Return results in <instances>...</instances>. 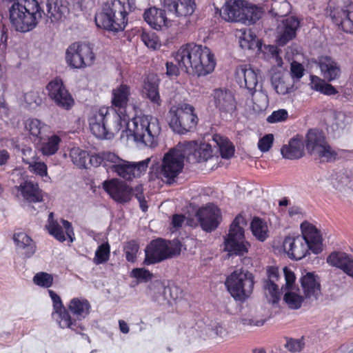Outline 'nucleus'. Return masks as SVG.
Returning a JSON list of instances; mask_svg holds the SVG:
<instances>
[{
  "instance_id": "nucleus-12",
  "label": "nucleus",
  "mask_w": 353,
  "mask_h": 353,
  "mask_svg": "<svg viewBox=\"0 0 353 353\" xmlns=\"http://www.w3.org/2000/svg\"><path fill=\"white\" fill-rule=\"evenodd\" d=\"M308 152L322 162H329L336 159V152L326 142L324 135L316 130L308 131L305 139Z\"/></svg>"
},
{
  "instance_id": "nucleus-25",
  "label": "nucleus",
  "mask_w": 353,
  "mask_h": 353,
  "mask_svg": "<svg viewBox=\"0 0 353 353\" xmlns=\"http://www.w3.org/2000/svg\"><path fill=\"white\" fill-rule=\"evenodd\" d=\"M143 19L151 28L157 30L168 28L171 23L166 17L165 10L156 7L147 9L144 12Z\"/></svg>"
},
{
  "instance_id": "nucleus-47",
  "label": "nucleus",
  "mask_w": 353,
  "mask_h": 353,
  "mask_svg": "<svg viewBox=\"0 0 353 353\" xmlns=\"http://www.w3.org/2000/svg\"><path fill=\"white\" fill-rule=\"evenodd\" d=\"M110 254V246L108 242L100 245L95 251L93 262L96 265L105 263Z\"/></svg>"
},
{
  "instance_id": "nucleus-15",
  "label": "nucleus",
  "mask_w": 353,
  "mask_h": 353,
  "mask_svg": "<svg viewBox=\"0 0 353 353\" xmlns=\"http://www.w3.org/2000/svg\"><path fill=\"white\" fill-rule=\"evenodd\" d=\"M236 80L241 88H245L251 96L256 92L259 82V71L250 65H243L236 70Z\"/></svg>"
},
{
  "instance_id": "nucleus-48",
  "label": "nucleus",
  "mask_w": 353,
  "mask_h": 353,
  "mask_svg": "<svg viewBox=\"0 0 353 353\" xmlns=\"http://www.w3.org/2000/svg\"><path fill=\"white\" fill-rule=\"evenodd\" d=\"M264 293L268 302L276 303L279 300V288L274 283L265 282Z\"/></svg>"
},
{
  "instance_id": "nucleus-61",
  "label": "nucleus",
  "mask_w": 353,
  "mask_h": 353,
  "mask_svg": "<svg viewBox=\"0 0 353 353\" xmlns=\"http://www.w3.org/2000/svg\"><path fill=\"white\" fill-rule=\"evenodd\" d=\"M49 296L51 298V300L52 301V307L53 310L52 312L58 311L60 310H63L65 308L62 301L61 299V297L53 290H48Z\"/></svg>"
},
{
  "instance_id": "nucleus-13",
  "label": "nucleus",
  "mask_w": 353,
  "mask_h": 353,
  "mask_svg": "<svg viewBox=\"0 0 353 353\" xmlns=\"http://www.w3.org/2000/svg\"><path fill=\"white\" fill-rule=\"evenodd\" d=\"M103 188L112 199L120 203L128 202L134 194V190L119 179L105 181Z\"/></svg>"
},
{
  "instance_id": "nucleus-62",
  "label": "nucleus",
  "mask_w": 353,
  "mask_h": 353,
  "mask_svg": "<svg viewBox=\"0 0 353 353\" xmlns=\"http://www.w3.org/2000/svg\"><path fill=\"white\" fill-rule=\"evenodd\" d=\"M283 274L285 280V288L289 290H292L296 279L294 272L285 267L283 268Z\"/></svg>"
},
{
  "instance_id": "nucleus-10",
  "label": "nucleus",
  "mask_w": 353,
  "mask_h": 353,
  "mask_svg": "<svg viewBox=\"0 0 353 353\" xmlns=\"http://www.w3.org/2000/svg\"><path fill=\"white\" fill-rule=\"evenodd\" d=\"M181 250L179 240L165 241L157 239L152 241L145 248L144 263L154 264L168 258L178 255Z\"/></svg>"
},
{
  "instance_id": "nucleus-34",
  "label": "nucleus",
  "mask_w": 353,
  "mask_h": 353,
  "mask_svg": "<svg viewBox=\"0 0 353 353\" xmlns=\"http://www.w3.org/2000/svg\"><path fill=\"white\" fill-rule=\"evenodd\" d=\"M23 198L30 203L41 202L43 200V194L37 183L32 181H25L19 188Z\"/></svg>"
},
{
  "instance_id": "nucleus-20",
  "label": "nucleus",
  "mask_w": 353,
  "mask_h": 353,
  "mask_svg": "<svg viewBox=\"0 0 353 353\" xmlns=\"http://www.w3.org/2000/svg\"><path fill=\"white\" fill-rule=\"evenodd\" d=\"M301 231L304 241L310 247L311 252L319 254L323 250V237L321 231L313 223L305 221L301 224Z\"/></svg>"
},
{
  "instance_id": "nucleus-28",
  "label": "nucleus",
  "mask_w": 353,
  "mask_h": 353,
  "mask_svg": "<svg viewBox=\"0 0 353 353\" xmlns=\"http://www.w3.org/2000/svg\"><path fill=\"white\" fill-rule=\"evenodd\" d=\"M322 76L328 81L337 79L341 74L338 63L329 56H321L317 61Z\"/></svg>"
},
{
  "instance_id": "nucleus-41",
  "label": "nucleus",
  "mask_w": 353,
  "mask_h": 353,
  "mask_svg": "<svg viewBox=\"0 0 353 353\" xmlns=\"http://www.w3.org/2000/svg\"><path fill=\"white\" fill-rule=\"evenodd\" d=\"M250 228L254 236L263 242L269 236V229L267 222L260 218L255 217L251 222Z\"/></svg>"
},
{
  "instance_id": "nucleus-3",
  "label": "nucleus",
  "mask_w": 353,
  "mask_h": 353,
  "mask_svg": "<svg viewBox=\"0 0 353 353\" xmlns=\"http://www.w3.org/2000/svg\"><path fill=\"white\" fill-rule=\"evenodd\" d=\"M150 161V158L138 162L128 161L111 152H101L90 157L92 165H103L108 171L115 172L126 181H132L143 175L146 172Z\"/></svg>"
},
{
  "instance_id": "nucleus-31",
  "label": "nucleus",
  "mask_w": 353,
  "mask_h": 353,
  "mask_svg": "<svg viewBox=\"0 0 353 353\" xmlns=\"http://www.w3.org/2000/svg\"><path fill=\"white\" fill-rule=\"evenodd\" d=\"M52 317L62 329L68 328L76 332L82 330L77 320L72 319L65 307L63 310L52 312Z\"/></svg>"
},
{
  "instance_id": "nucleus-37",
  "label": "nucleus",
  "mask_w": 353,
  "mask_h": 353,
  "mask_svg": "<svg viewBox=\"0 0 353 353\" xmlns=\"http://www.w3.org/2000/svg\"><path fill=\"white\" fill-rule=\"evenodd\" d=\"M241 17L244 18L241 20L242 23L250 26L256 23L263 14L261 8L245 1V5L242 6Z\"/></svg>"
},
{
  "instance_id": "nucleus-45",
  "label": "nucleus",
  "mask_w": 353,
  "mask_h": 353,
  "mask_svg": "<svg viewBox=\"0 0 353 353\" xmlns=\"http://www.w3.org/2000/svg\"><path fill=\"white\" fill-rule=\"evenodd\" d=\"M27 165H28V170L31 173L42 178L46 177L45 181L50 179L48 175V166L45 162L40 160L39 157Z\"/></svg>"
},
{
  "instance_id": "nucleus-64",
  "label": "nucleus",
  "mask_w": 353,
  "mask_h": 353,
  "mask_svg": "<svg viewBox=\"0 0 353 353\" xmlns=\"http://www.w3.org/2000/svg\"><path fill=\"white\" fill-rule=\"evenodd\" d=\"M143 188L142 185H137L134 189V196L138 199L140 208L143 211L145 212L148 210V205L146 204V201L145 200L143 194Z\"/></svg>"
},
{
  "instance_id": "nucleus-30",
  "label": "nucleus",
  "mask_w": 353,
  "mask_h": 353,
  "mask_svg": "<svg viewBox=\"0 0 353 353\" xmlns=\"http://www.w3.org/2000/svg\"><path fill=\"white\" fill-rule=\"evenodd\" d=\"M165 8L177 16L191 15L195 9L194 0H166Z\"/></svg>"
},
{
  "instance_id": "nucleus-17",
  "label": "nucleus",
  "mask_w": 353,
  "mask_h": 353,
  "mask_svg": "<svg viewBox=\"0 0 353 353\" xmlns=\"http://www.w3.org/2000/svg\"><path fill=\"white\" fill-rule=\"evenodd\" d=\"M283 248L289 258L296 261L303 259L311 251L307 241L300 235L286 236L283 241Z\"/></svg>"
},
{
  "instance_id": "nucleus-57",
  "label": "nucleus",
  "mask_w": 353,
  "mask_h": 353,
  "mask_svg": "<svg viewBox=\"0 0 353 353\" xmlns=\"http://www.w3.org/2000/svg\"><path fill=\"white\" fill-rule=\"evenodd\" d=\"M288 117V111L284 109H280L274 111L270 116H268L267 118V121L270 123L281 122L286 120Z\"/></svg>"
},
{
  "instance_id": "nucleus-54",
  "label": "nucleus",
  "mask_w": 353,
  "mask_h": 353,
  "mask_svg": "<svg viewBox=\"0 0 353 353\" xmlns=\"http://www.w3.org/2000/svg\"><path fill=\"white\" fill-rule=\"evenodd\" d=\"M304 346L303 338L298 339H289L285 345V348L292 352H300L303 349Z\"/></svg>"
},
{
  "instance_id": "nucleus-7",
  "label": "nucleus",
  "mask_w": 353,
  "mask_h": 353,
  "mask_svg": "<svg viewBox=\"0 0 353 353\" xmlns=\"http://www.w3.org/2000/svg\"><path fill=\"white\" fill-rule=\"evenodd\" d=\"M183 145L179 143L164 154L161 161L159 174L166 183H173L182 172L184 167L185 155Z\"/></svg>"
},
{
  "instance_id": "nucleus-5",
  "label": "nucleus",
  "mask_w": 353,
  "mask_h": 353,
  "mask_svg": "<svg viewBox=\"0 0 353 353\" xmlns=\"http://www.w3.org/2000/svg\"><path fill=\"white\" fill-rule=\"evenodd\" d=\"M125 2L114 0L112 3L105 4L95 14V23L99 28L118 32L123 31L128 23Z\"/></svg>"
},
{
  "instance_id": "nucleus-59",
  "label": "nucleus",
  "mask_w": 353,
  "mask_h": 353,
  "mask_svg": "<svg viewBox=\"0 0 353 353\" xmlns=\"http://www.w3.org/2000/svg\"><path fill=\"white\" fill-rule=\"evenodd\" d=\"M304 70L302 64L296 61H293L291 63L290 75L294 81L299 80L303 76Z\"/></svg>"
},
{
  "instance_id": "nucleus-39",
  "label": "nucleus",
  "mask_w": 353,
  "mask_h": 353,
  "mask_svg": "<svg viewBox=\"0 0 353 353\" xmlns=\"http://www.w3.org/2000/svg\"><path fill=\"white\" fill-rule=\"evenodd\" d=\"M61 141L59 136L52 134L41 142L39 150L44 156L54 155L59 150Z\"/></svg>"
},
{
  "instance_id": "nucleus-2",
  "label": "nucleus",
  "mask_w": 353,
  "mask_h": 353,
  "mask_svg": "<svg viewBox=\"0 0 353 353\" xmlns=\"http://www.w3.org/2000/svg\"><path fill=\"white\" fill-rule=\"evenodd\" d=\"M174 57L181 69L198 77L212 73L216 66V59L211 50L194 43L182 46L174 53Z\"/></svg>"
},
{
  "instance_id": "nucleus-23",
  "label": "nucleus",
  "mask_w": 353,
  "mask_h": 353,
  "mask_svg": "<svg viewBox=\"0 0 353 353\" xmlns=\"http://www.w3.org/2000/svg\"><path fill=\"white\" fill-rule=\"evenodd\" d=\"M304 297L311 301H316L321 296L319 278L313 272H307L301 279Z\"/></svg>"
},
{
  "instance_id": "nucleus-29",
  "label": "nucleus",
  "mask_w": 353,
  "mask_h": 353,
  "mask_svg": "<svg viewBox=\"0 0 353 353\" xmlns=\"http://www.w3.org/2000/svg\"><path fill=\"white\" fill-rule=\"evenodd\" d=\"M327 262L332 266L343 270L353 278V259L347 254L341 252H332L327 258Z\"/></svg>"
},
{
  "instance_id": "nucleus-8",
  "label": "nucleus",
  "mask_w": 353,
  "mask_h": 353,
  "mask_svg": "<svg viewBox=\"0 0 353 353\" xmlns=\"http://www.w3.org/2000/svg\"><path fill=\"white\" fill-rule=\"evenodd\" d=\"M254 276L243 269L232 272L226 279L225 284L231 296L238 301H245L252 294L254 288Z\"/></svg>"
},
{
  "instance_id": "nucleus-49",
  "label": "nucleus",
  "mask_w": 353,
  "mask_h": 353,
  "mask_svg": "<svg viewBox=\"0 0 353 353\" xmlns=\"http://www.w3.org/2000/svg\"><path fill=\"white\" fill-rule=\"evenodd\" d=\"M32 281L35 285L39 287L48 288L53 283V276L47 272H40L33 276Z\"/></svg>"
},
{
  "instance_id": "nucleus-16",
  "label": "nucleus",
  "mask_w": 353,
  "mask_h": 353,
  "mask_svg": "<svg viewBox=\"0 0 353 353\" xmlns=\"http://www.w3.org/2000/svg\"><path fill=\"white\" fill-rule=\"evenodd\" d=\"M334 4L333 0L329 3L330 14L333 22L341 26L344 32L353 33V6L349 5L344 8L340 6L334 7Z\"/></svg>"
},
{
  "instance_id": "nucleus-21",
  "label": "nucleus",
  "mask_w": 353,
  "mask_h": 353,
  "mask_svg": "<svg viewBox=\"0 0 353 353\" xmlns=\"http://www.w3.org/2000/svg\"><path fill=\"white\" fill-rule=\"evenodd\" d=\"M300 26V21L294 16L284 19L277 27L276 42L283 46L296 35V31Z\"/></svg>"
},
{
  "instance_id": "nucleus-56",
  "label": "nucleus",
  "mask_w": 353,
  "mask_h": 353,
  "mask_svg": "<svg viewBox=\"0 0 353 353\" xmlns=\"http://www.w3.org/2000/svg\"><path fill=\"white\" fill-rule=\"evenodd\" d=\"M22 160L26 164H28L38 158L37 152L30 146H23L21 149Z\"/></svg>"
},
{
  "instance_id": "nucleus-18",
  "label": "nucleus",
  "mask_w": 353,
  "mask_h": 353,
  "mask_svg": "<svg viewBox=\"0 0 353 353\" xmlns=\"http://www.w3.org/2000/svg\"><path fill=\"white\" fill-rule=\"evenodd\" d=\"M196 216L201 228L205 232L214 230L221 220L220 210L213 204H207L199 209Z\"/></svg>"
},
{
  "instance_id": "nucleus-52",
  "label": "nucleus",
  "mask_w": 353,
  "mask_h": 353,
  "mask_svg": "<svg viewBox=\"0 0 353 353\" xmlns=\"http://www.w3.org/2000/svg\"><path fill=\"white\" fill-rule=\"evenodd\" d=\"M139 245L134 241H130L124 245V253L128 261L134 263L139 252Z\"/></svg>"
},
{
  "instance_id": "nucleus-14",
  "label": "nucleus",
  "mask_w": 353,
  "mask_h": 353,
  "mask_svg": "<svg viewBox=\"0 0 353 353\" xmlns=\"http://www.w3.org/2000/svg\"><path fill=\"white\" fill-rule=\"evenodd\" d=\"M49 97L59 107L68 110L74 104L72 95L67 90L63 83L60 79L51 81L47 85Z\"/></svg>"
},
{
  "instance_id": "nucleus-46",
  "label": "nucleus",
  "mask_w": 353,
  "mask_h": 353,
  "mask_svg": "<svg viewBox=\"0 0 353 353\" xmlns=\"http://www.w3.org/2000/svg\"><path fill=\"white\" fill-rule=\"evenodd\" d=\"M304 298L296 291L290 290L285 292L284 301L290 309L296 310L301 307Z\"/></svg>"
},
{
  "instance_id": "nucleus-63",
  "label": "nucleus",
  "mask_w": 353,
  "mask_h": 353,
  "mask_svg": "<svg viewBox=\"0 0 353 353\" xmlns=\"http://www.w3.org/2000/svg\"><path fill=\"white\" fill-rule=\"evenodd\" d=\"M272 84L275 91L279 94H285L291 92L292 88L287 85L283 81H275Z\"/></svg>"
},
{
  "instance_id": "nucleus-43",
  "label": "nucleus",
  "mask_w": 353,
  "mask_h": 353,
  "mask_svg": "<svg viewBox=\"0 0 353 353\" xmlns=\"http://www.w3.org/2000/svg\"><path fill=\"white\" fill-rule=\"evenodd\" d=\"M25 129L30 135L39 140H41V135L47 129V125L37 119H28L25 121Z\"/></svg>"
},
{
  "instance_id": "nucleus-38",
  "label": "nucleus",
  "mask_w": 353,
  "mask_h": 353,
  "mask_svg": "<svg viewBox=\"0 0 353 353\" xmlns=\"http://www.w3.org/2000/svg\"><path fill=\"white\" fill-rule=\"evenodd\" d=\"M14 241L17 248L23 251L27 257L35 252V245L31 238L25 232H19L14 234Z\"/></svg>"
},
{
  "instance_id": "nucleus-22",
  "label": "nucleus",
  "mask_w": 353,
  "mask_h": 353,
  "mask_svg": "<svg viewBox=\"0 0 353 353\" xmlns=\"http://www.w3.org/2000/svg\"><path fill=\"white\" fill-rule=\"evenodd\" d=\"M46 228L50 235L53 236L56 239L61 242L65 240V236L62 228H64L65 234L70 239V241L72 242L74 241V233L72 224L64 219H61L60 222H58L54 219L53 212H50L49 214Z\"/></svg>"
},
{
  "instance_id": "nucleus-26",
  "label": "nucleus",
  "mask_w": 353,
  "mask_h": 353,
  "mask_svg": "<svg viewBox=\"0 0 353 353\" xmlns=\"http://www.w3.org/2000/svg\"><path fill=\"white\" fill-rule=\"evenodd\" d=\"M130 95V88L126 84H121L112 91L111 109L126 112V108Z\"/></svg>"
},
{
  "instance_id": "nucleus-32",
  "label": "nucleus",
  "mask_w": 353,
  "mask_h": 353,
  "mask_svg": "<svg viewBox=\"0 0 353 353\" xmlns=\"http://www.w3.org/2000/svg\"><path fill=\"white\" fill-rule=\"evenodd\" d=\"M68 308L77 320L81 321L90 314L91 305L86 299L75 297L69 301Z\"/></svg>"
},
{
  "instance_id": "nucleus-9",
  "label": "nucleus",
  "mask_w": 353,
  "mask_h": 353,
  "mask_svg": "<svg viewBox=\"0 0 353 353\" xmlns=\"http://www.w3.org/2000/svg\"><path fill=\"white\" fill-rule=\"evenodd\" d=\"M245 219L241 215L236 216L231 223L228 234L224 241L225 250L229 254L243 255L248 252L250 245L245 239Z\"/></svg>"
},
{
  "instance_id": "nucleus-60",
  "label": "nucleus",
  "mask_w": 353,
  "mask_h": 353,
  "mask_svg": "<svg viewBox=\"0 0 353 353\" xmlns=\"http://www.w3.org/2000/svg\"><path fill=\"white\" fill-rule=\"evenodd\" d=\"M209 337L215 338V337H221L223 338L227 334V331L225 327H223L221 324L216 323L211 328L208 329Z\"/></svg>"
},
{
  "instance_id": "nucleus-27",
  "label": "nucleus",
  "mask_w": 353,
  "mask_h": 353,
  "mask_svg": "<svg viewBox=\"0 0 353 353\" xmlns=\"http://www.w3.org/2000/svg\"><path fill=\"white\" fill-rule=\"evenodd\" d=\"M243 4L245 5V1L243 0H229L226 1L221 11V17L230 22H241L243 19L241 17Z\"/></svg>"
},
{
  "instance_id": "nucleus-42",
  "label": "nucleus",
  "mask_w": 353,
  "mask_h": 353,
  "mask_svg": "<svg viewBox=\"0 0 353 353\" xmlns=\"http://www.w3.org/2000/svg\"><path fill=\"white\" fill-rule=\"evenodd\" d=\"M310 86L311 89L325 95H334L337 93L336 90L320 77L311 75Z\"/></svg>"
},
{
  "instance_id": "nucleus-36",
  "label": "nucleus",
  "mask_w": 353,
  "mask_h": 353,
  "mask_svg": "<svg viewBox=\"0 0 353 353\" xmlns=\"http://www.w3.org/2000/svg\"><path fill=\"white\" fill-rule=\"evenodd\" d=\"M283 157L288 159H296L304 154L303 143L301 139H292L288 145H283L281 149Z\"/></svg>"
},
{
  "instance_id": "nucleus-33",
  "label": "nucleus",
  "mask_w": 353,
  "mask_h": 353,
  "mask_svg": "<svg viewBox=\"0 0 353 353\" xmlns=\"http://www.w3.org/2000/svg\"><path fill=\"white\" fill-rule=\"evenodd\" d=\"M236 37L239 38L240 46L243 49L254 50L262 51L261 42L256 38V36L250 29L243 28L237 31Z\"/></svg>"
},
{
  "instance_id": "nucleus-4",
  "label": "nucleus",
  "mask_w": 353,
  "mask_h": 353,
  "mask_svg": "<svg viewBox=\"0 0 353 353\" xmlns=\"http://www.w3.org/2000/svg\"><path fill=\"white\" fill-rule=\"evenodd\" d=\"M12 2L9 17L16 30L26 32L33 30L43 14V10L36 0H2Z\"/></svg>"
},
{
  "instance_id": "nucleus-51",
  "label": "nucleus",
  "mask_w": 353,
  "mask_h": 353,
  "mask_svg": "<svg viewBox=\"0 0 353 353\" xmlns=\"http://www.w3.org/2000/svg\"><path fill=\"white\" fill-rule=\"evenodd\" d=\"M141 40L148 48L153 50H156L161 46L159 37L154 32H143L141 34Z\"/></svg>"
},
{
  "instance_id": "nucleus-44",
  "label": "nucleus",
  "mask_w": 353,
  "mask_h": 353,
  "mask_svg": "<svg viewBox=\"0 0 353 353\" xmlns=\"http://www.w3.org/2000/svg\"><path fill=\"white\" fill-rule=\"evenodd\" d=\"M70 157L75 165L80 168H84L86 166L89 154L87 151L78 147H74L70 151Z\"/></svg>"
},
{
  "instance_id": "nucleus-50",
  "label": "nucleus",
  "mask_w": 353,
  "mask_h": 353,
  "mask_svg": "<svg viewBox=\"0 0 353 353\" xmlns=\"http://www.w3.org/2000/svg\"><path fill=\"white\" fill-rule=\"evenodd\" d=\"M148 98L154 104L159 106L161 103V100L160 99L158 86L155 83H147L144 87Z\"/></svg>"
},
{
  "instance_id": "nucleus-55",
  "label": "nucleus",
  "mask_w": 353,
  "mask_h": 353,
  "mask_svg": "<svg viewBox=\"0 0 353 353\" xmlns=\"http://www.w3.org/2000/svg\"><path fill=\"white\" fill-rule=\"evenodd\" d=\"M274 142V136L268 134L261 138L258 141V148L262 152H266L272 148Z\"/></svg>"
},
{
  "instance_id": "nucleus-6",
  "label": "nucleus",
  "mask_w": 353,
  "mask_h": 353,
  "mask_svg": "<svg viewBox=\"0 0 353 353\" xmlns=\"http://www.w3.org/2000/svg\"><path fill=\"white\" fill-rule=\"evenodd\" d=\"M194 108L188 103L172 105L168 113L167 119L170 128L178 134H184L194 129L198 123Z\"/></svg>"
},
{
  "instance_id": "nucleus-19",
  "label": "nucleus",
  "mask_w": 353,
  "mask_h": 353,
  "mask_svg": "<svg viewBox=\"0 0 353 353\" xmlns=\"http://www.w3.org/2000/svg\"><path fill=\"white\" fill-rule=\"evenodd\" d=\"M183 145L185 157L190 161H206L212 157V150L210 144L195 141L179 143Z\"/></svg>"
},
{
  "instance_id": "nucleus-11",
  "label": "nucleus",
  "mask_w": 353,
  "mask_h": 353,
  "mask_svg": "<svg viewBox=\"0 0 353 353\" xmlns=\"http://www.w3.org/2000/svg\"><path fill=\"white\" fill-rule=\"evenodd\" d=\"M95 55L90 45L85 42H74L70 45L65 52L68 65L74 69H83L92 65Z\"/></svg>"
},
{
  "instance_id": "nucleus-1",
  "label": "nucleus",
  "mask_w": 353,
  "mask_h": 353,
  "mask_svg": "<svg viewBox=\"0 0 353 353\" xmlns=\"http://www.w3.org/2000/svg\"><path fill=\"white\" fill-rule=\"evenodd\" d=\"M90 130L97 138L110 139L119 131L126 133L137 143L154 147L161 127L158 119L150 115L136 116L130 121L126 112L108 107H94L88 115Z\"/></svg>"
},
{
  "instance_id": "nucleus-35",
  "label": "nucleus",
  "mask_w": 353,
  "mask_h": 353,
  "mask_svg": "<svg viewBox=\"0 0 353 353\" xmlns=\"http://www.w3.org/2000/svg\"><path fill=\"white\" fill-rule=\"evenodd\" d=\"M45 3L48 15L52 21L61 19L68 12L65 0H46Z\"/></svg>"
},
{
  "instance_id": "nucleus-58",
  "label": "nucleus",
  "mask_w": 353,
  "mask_h": 353,
  "mask_svg": "<svg viewBox=\"0 0 353 353\" xmlns=\"http://www.w3.org/2000/svg\"><path fill=\"white\" fill-rule=\"evenodd\" d=\"M24 100L26 103L31 107L37 106L42 102V99L39 96V92L35 91H31L26 93L24 95Z\"/></svg>"
},
{
  "instance_id": "nucleus-24",
  "label": "nucleus",
  "mask_w": 353,
  "mask_h": 353,
  "mask_svg": "<svg viewBox=\"0 0 353 353\" xmlns=\"http://www.w3.org/2000/svg\"><path fill=\"white\" fill-rule=\"evenodd\" d=\"M212 97L215 107L221 112L232 114L236 110V101L230 91L216 89L212 93Z\"/></svg>"
},
{
  "instance_id": "nucleus-53",
  "label": "nucleus",
  "mask_w": 353,
  "mask_h": 353,
  "mask_svg": "<svg viewBox=\"0 0 353 353\" xmlns=\"http://www.w3.org/2000/svg\"><path fill=\"white\" fill-rule=\"evenodd\" d=\"M130 276L139 283H146L152 278V274L145 268H134L130 272Z\"/></svg>"
},
{
  "instance_id": "nucleus-40",
  "label": "nucleus",
  "mask_w": 353,
  "mask_h": 353,
  "mask_svg": "<svg viewBox=\"0 0 353 353\" xmlns=\"http://www.w3.org/2000/svg\"><path fill=\"white\" fill-rule=\"evenodd\" d=\"M212 140L218 146L222 158L230 159L233 157L234 147L227 137L215 134L212 137Z\"/></svg>"
}]
</instances>
